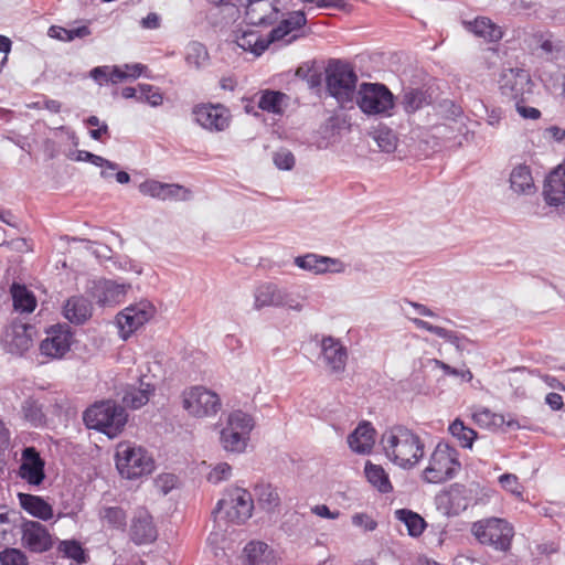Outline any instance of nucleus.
<instances>
[{"label": "nucleus", "mask_w": 565, "mask_h": 565, "mask_svg": "<svg viewBox=\"0 0 565 565\" xmlns=\"http://www.w3.org/2000/svg\"><path fill=\"white\" fill-rule=\"evenodd\" d=\"M64 317L74 324H82L92 316V306L83 296L71 297L63 307Z\"/></svg>", "instance_id": "obj_29"}, {"label": "nucleus", "mask_w": 565, "mask_h": 565, "mask_svg": "<svg viewBox=\"0 0 565 565\" xmlns=\"http://www.w3.org/2000/svg\"><path fill=\"white\" fill-rule=\"evenodd\" d=\"M209 60V53L206 47L196 41H193L188 44L186 52H185V61L190 66H193L195 68H200Z\"/></svg>", "instance_id": "obj_46"}, {"label": "nucleus", "mask_w": 565, "mask_h": 565, "mask_svg": "<svg viewBox=\"0 0 565 565\" xmlns=\"http://www.w3.org/2000/svg\"><path fill=\"white\" fill-rule=\"evenodd\" d=\"M1 565H28L26 556L18 548H6L0 553Z\"/></svg>", "instance_id": "obj_53"}, {"label": "nucleus", "mask_w": 565, "mask_h": 565, "mask_svg": "<svg viewBox=\"0 0 565 565\" xmlns=\"http://www.w3.org/2000/svg\"><path fill=\"white\" fill-rule=\"evenodd\" d=\"M307 18L303 11H294L269 32L271 43L282 42L289 44L300 38L301 29L306 25Z\"/></svg>", "instance_id": "obj_20"}, {"label": "nucleus", "mask_w": 565, "mask_h": 565, "mask_svg": "<svg viewBox=\"0 0 565 565\" xmlns=\"http://www.w3.org/2000/svg\"><path fill=\"white\" fill-rule=\"evenodd\" d=\"M381 151L392 153L397 148L398 138L396 134L386 126H380L370 132Z\"/></svg>", "instance_id": "obj_38"}, {"label": "nucleus", "mask_w": 565, "mask_h": 565, "mask_svg": "<svg viewBox=\"0 0 565 565\" xmlns=\"http://www.w3.org/2000/svg\"><path fill=\"white\" fill-rule=\"evenodd\" d=\"M22 545L33 553H44L54 545V539L45 525L38 521H24L21 525Z\"/></svg>", "instance_id": "obj_17"}, {"label": "nucleus", "mask_w": 565, "mask_h": 565, "mask_svg": "<svg viewBox=\"0 0 565 565\" xmlns=\"http://www.w3.org/2000/svg\"><path fill=\"white\" fill-rule=\"evenodd\" d=\"M311 512L320 518L324 519H338L340 516V511H331L326 504H317L311 508Z\"/></svg>", "instance_id": "obj_60"}, {"label": "nucleus", "mask_w": 565, "mask_h": 565, "mask_svg": "<svg viewBox=\"0 0 565 565\" xmlns=\"http://www.w3.org/2000/svg\"><path fill=\"white\" fill-rule=\"evenodd\" d=\"M14 521L11 520L6 507H0V545H10L14 543Z\"/></svg>", "instance_id": "obj_47"}, {"label": "nucleus", "mask_w": 565, "mask_h": 565, "mask_svg": "<svg viewBox=\"0 0 565 565\" xmlns=\"http://www.w3.org/2000/svg\"><path fill=\"white\" fill-rule=\"evenodd\" d=\"M195 121L210 131H223L230 125V115L223 105H199L193 109Z\"/></svg>", "instance_id": "obj_19"}, {"label": "nucleus", "mask_w": 565, "mask_h": 565, "mask_svg": "<svg viewBox=\"0 0 565 565\" xmlns=\"http://www.w3.org/2000/svg\"><path fill=\"white\" fill-rule=\"evenodd\" d=\"M431 95L428 89L407 87L402 94V106L407 114H414L431 104Z\"/></svg>", "instance_id": "obj_30"}, {"label": "nucleus", "mask_w": 565, "mask_h": 565, "mask_svg": "<svg viewBox=\"0 0 565 565\" xmlns=\"http://www.w3.org/2000/svg\"><path fill=\"white\" fill-rule=\"evenodd\" d=\"M274 163L280 170H291L295 166V156L287 149H280L274 153Z\"/></svg>", "instance_id": "obj_54"}, {"label": "nucleus", "mask_w": 565, "mask_h": 565, "mask_svg": "<svg viewBox=\"0 0 565 565\" xmlns=\"http://www.w3.org/2000/svg\"><path fill=\"white\" fill-rule=\"evenodd\" d=\"M258 504L266 511H274L280 503L277 489L269 483H262L255 487Z\"/></svg>", "instance_id": "obj_42"}, {"label": "nucleus", "mask_w": 565, "mask_h": 565, "mask_svg": "<svg viewBox=\"0 0 565 565\" xmlns=\"http://www.w3.org/2000/svg\"><path fill=\"white\" fill-rule=\"evenodd\" d=\"M231 476L232 467L227 462H220L211 469L206 479L209 482L217 484L222 481L228 480Z\"/></svg>", "instance_id": "obj_51"}, {"label": "nucleus", "mask_w": 565, "mask_h": 565, "mask_svg": "<svg viewBox=\"0 0 565 565\" xmlns=\"http://www.w3.org/2000/svg\"><path fill=\"white\" fill-rule=\"evenodd\" d=\"M183 405L195 417L213 416L221 408V399L216 393L194 386L184 393Z\"/></svg>", "instance_id": "obj_11"}, {"label": "nucleus", "mask_w": 565, "mask_h": 565, "mask_svg": "<svg viewBox=\"0 0 565 565\" xmlns=\"http://www.w3.org/2000/svg\"><path fill=\"white\" fill-rule=\"evenodd\" d=\"M469 30L479 38H483L488 42H498L502 39L501 28L494 24L488 18H477L469 23Z\"/></svg>", "instance_id": "obj_34"}, {"label": "nucleus", "mask_w": 565, "mask_h": 565, "mask_svg": "<svg viewBox=\"0 0 565 565\" xmlns=\"http://www.w3.org/2000/svg\"><path fill=\"white\" fill-rule=\"evenodd\" d=\"M44 460L34 447H26L22 451V462L19 468V476L29 484L40 486L44 478Z\"/></svg>", "instance_id": "obj_22"}, {"label": "nucleus", "mask_w": 565, "mask_h": 565, "mask_svg": "<svg viewBox=\"0 0 565 565\" xmlns=\"http://www.w3.org/2000/svg\"><path fill=\"white\" fill-rule=\"evenodd\" d=\"M85 425L107 435L117 437L127 423V414L124 407L113 401H103L88 407L83 414Z\"/></svg>", "instance_id": "obj_3"}, {"label": "nucleus", "mask_w": 565, "mask_h": 565, "mask_svg": "<svg viewBox=\"0 0 565 565\" xmlns=\"http://www.w3.org/2000/svg\"><path fill=\"white\" fill-rule=\"evenodd\" d=\"M459 469L458 451L448 444L439 443L423 471V479L429 483H441L454 478Z\"/></svg>", "instance_id": "obj_7"}, {"label": "nucleus", "mask_w": 565, "mask_h": 565, "mask_svg": "<svg viewBox=\"0 0 565 565\" xmlns=\"http://www.w3.org/2000/svg\"><path fill=\"white\" fill-rule=\"evenodd\" d=\"M352 451L361 455L370 454L375 444V429L371 423L363 422L348 436Z\"/></svg>", "instance_id": "obj_28"}, {"label": "nucleus", "mask_w": 565, "mask_h": 565, "mask_svg": "<svg viewBox=\"0 0 565 565\" xmlns=\"http://www.w3.org/2000/svg\"><path fill=\"white\" fill-rule=\"evenodd\" d=\"M245 18L252 25L268 26L279 19L278 0H239Z\"/></svg>", "instance_id": "obj_16"}, {"label": "nucleus", "mask_w": 565, "mask_h": 565, "mask_svg": "<svg viewBox=\"0 0 565 565\" xmlns=\"http://www.w3.org/2000/svg\"><path fill=\"white\" fill-rule=\"evenodd\" d=\"M286 99L287 95L281 92L265 90L259 97L258 107L268 113L280 114Z\"/></svg>", "instance_id": "obj_43"}, {"label": "nucleus", "mask_w": 565, "mask_h": 565, "mask_svg": "<svg viewBox=\"0 0 565 565\" xmlns=\"http://www.w3.org/2000/svg\"><path fill=\"white\" fill-rule=\"evenodd\" d=\"M470 532L481 544L501 553H509L515 535L514 526L503 518H484L471 524Z\"/></svg>", "instance_id": "obj_2"}, {"label": "nucleus", "mask_w": 565, "mask_h": 565, "mask_svg": "<svg viewBox=\"0 0 565 565\" xmlns=\"http://www.w3.org/2000/svg\"><path fill=\"white\" fill-rule=\"evenodd\" d=\"M355 103L366 115H390L394 96L383 84L363 83L356 92Z\"/></svg>", "instance_id": "obj_8"}, {"label": "nucleus", "mask_w": 565, "mask_h": 565, "mask_svg": "<svg viewBox=\"0 0 565 565\" xmlns=\"http://www.w3.org/2000/svg\"><path fill=\"white\" fill-rule=\"evenodd\" d=\"M319 359L331 374H342L348 362V349L341 340L324 335L320 341Z\"/></svg>", "instance_id": "obj_14"}, {"label": "nucleus", "mask_w": 565, "mask_h": 565, "mask_svg": "<svg viewBox=\"0 0 565 565\" xmlns=\"http://www.w3.org/2000/svg\"><path fill=\"white\" fill-rule=\"evenodd\" d=\"M516 110L523 118L537 119L541 116V111L534 107H526L516 102Z\"/></svg>", "instance_id": "obj_61"}, {"label": "nucleus", "mask_w": 565, "mask_h": 565, "mask_svg": "<svg viewBox=\"0 0 565 565\" xmlns=\"http://www.w3.org/2000/svg\"><path fill=\"white\" fill-rule=\"evenodd\" d=\"M141 25L145 29H158L160 26V18L157 13L150 12L141 20Z\"/></svg>", "instance_id": "obj_64"}, {"label": "nucleus", "mask_w": 565, "mask_h": 565, "mask_svg": "<svg viewBox=\"0 0 565 565\" xmlns=\"http://www.w3.org/2000/svg\"><path fill=\"white\" fill-rule=\"evenodd\" d=\"M191 191L181 184L169 183L166 192V201H188L191 199Z\"/></svg>", "instance_id": "obj_55"}, {"label": "nucleus", "mask_w": 565, "mask_h": 565, "mask_svg": "<svg viewBox=\"0 0 565 565\" xmlns=\"http://www.w3.org/2000/svg\"><path fill=\"white\" fill-rule=\"evenodd\" d=\"M295 264L307 271L316 275L326 273H343L344 265L341 260L328 256H320L317 254H307L295 258Z\"/></svg>", "instance_id": "obj_23"}, {"label": "nucleus", "mask_w": 565, "mask_h": 565, "mask_svg": "<svg viewBox=\"0 0 565 565\" xmlns=\"http://www.w3.org/2000/svg\"><path fill=\"white\" fill-rule=\"evenodd\" d=\"M364 472L367 481L382 493H388L393 490L388 475L380 465L366 462Z\"/></svg>", "instance_id": "obj_36"}, {"label": "nucleus", "mask_w": 565, "mask_h": 565, "mask_svg": "<svg viewBox=\"0 0 565 565\" xmlns=\"http://www.w3.org/2000/svg\"><path fill=\"white\" fill-rule=\"evenodd\" d=\"M449 433L455 437L462 448L471 449L478 434L475 429L466 426L463 422L456 418L448 427Z\"/></svg>", "instance_id": "obj_41"}, {"label": "nucleus", "mask_w": 565, "mask_h": 565, "mask_svg": "<svg viewBox=\"0 0 565 565\" xmlns=\"http://www.w3.org/2000/svg\"><path fill=\"white\" fill-rule=\"evenodd\" d=\"M90 29L87 25L77 26L74 29H65L58 25H52L49 29V36L64 42H71L77 38L83 39L90 35Z\"/></svg>", "instance_id": "obj_44"}, {"label": "nucleus", "mask_w": 565, "mask_h": 565, "mask_svg": "<svg viewBox=\"0 0 565 565\" xmlns=\"http://www.w3.org/2000/svg\"><path fill=\"white\" fill-rule=\"evenodd\" d=\"M380 444L385 457L402 469H413L425 455L422 437L404 425H394L385 429Z\"/></svg>", "instance_id": "obj_1"}, {"label": "nucleus", "mask_w": 565, "mask_h": 565, "mask_svg": "<svg viewBox=\"0 0 565 565\" xmlns=\"http://www.w3.org/2000/svg\"><path fill=\"white\" fill-rule=\"evenodd\" d=\"M544 196L548 205L558 206L565 203V164L558 166L546 179Z\"/></svg>", "instance_id": "obj_26"}, {"label": "nucleus", "mask_w": 565, "mask_h": 565, "mask_svg": "<svg viewBox=\"0 0 565 565\" xmlns=\"http://www.w3.org/2000/svg\"><path fill=\"white\" fill-rule=\"evenodd\" d=\"M86 157H87V161L96 167L106 168V169H109L110 171H115L118 169L117 163L109 161L100 156L93 153V154H86Z\"/></svg>", "instance_id": "obj_59"}, {"label": "nucleus", "mask_w": 565, "mask_h": 565, "mask_svg": "<svg viewBox=\"0 0 565 565\" xmlns=\"http://www.w3.org/2000/svg\"><path fill=\"white\" fill-rule=\"evenodd\" d=\"M73 343V333L66 324H56L49 328L45 338L40 342L41 355L51 359H62L70 350Z\"/></svg>", "instance_id": "obj_12"}, {"label": "nucleus", "mask_w": 565, "mask_h": 565, "mask_svg": "<svg viewBox=\"0 0 565 565\" xmlns=\"http://www.w3.org/2000/svg\"><path fill=\"white\" fill-rule=\"evenodd\" d=\"M358 76L350 64L339 60L330 61L326 68V86L330 96L341 107H350L356 96Z\"/></svg>", "instance_id": "obj_4"}, {"label": "nucleus", "mask_w": 565, "mask_h": 565, "mask_svg": "<svg viewBox=\"0 0 565 565\" xmlns=\"http://www.w3.org/2000/svg\"><path fill=\"white\" fill-rule=\"evenodd\" d=\"M100 520L108 526L124 530L126 526V512L119 507H104L99 510Z\"/></svg>", "instance_id": "obj_45"}, {"label": "nucleus", "mask_w": 565, "mask_h": 565, "mask_svg": "<svg viewBox=\"0 0 565 565\" xmlns=\"http://www.w3.org/2000/svg\"><path fill=\"white\" fill-rule=\"evenodd\" d=\"M115 462L119 475L129 480L147 476L154 469V461L147 450L129 441L117 445Z\"/></svg>", "instance_id": "obj_5"}, {"label": "nucleus", "mask_w": 565, "mask_h": 565, "mask_svg": "<svg viewBox=\"0 0 565 565\" xmlns=\"http://www.w3.org/2000/svg\"><path fill=\"white\" fill-rule=\"evenodd\" d=\"M154 313L156 308L148 300H140L121 310L116 316L120 338L127 340L136 330L147 323Z\"/></svg>", "instance_id": "obj_10"}, {"label": "nucleus", "mask_w": 565, "mask_h": 565, "mask_svg": "<svg viewBox=\"0 0 565 565\" xmlns=\"http://www.w3.org/2000/svg\"><path fill=\"white\" fill-rule=\"evenodd\" d=\"M280 307H287L296 311L302 310V305L299 301H297L294 297H291V295H289L286 290H284Z\"/></svg>", "instance_id": "obj_62"}, {"label": "nucleus", "mask_w": 565, "mask_h": 565, "mask_svg": "<svg viewBox=\"0 0 565 565\" xmlns=\"http://www.w3.org/2000/svg\"><path fill=\"white\" fill-rule=\"evenodd\" d=\"M129 289V284L97 279L89 282L87 292L100 307H113L124 301Z\"/></svg>", "instance_id": "obj_13"}, {"label": "nucleus", "mask_w": 565, "mask_h": 565, "mask_svg": "<svg viewBox=\"0 0 565 565\" xmlns=\"http://www.w3.org/2000/svg\"><path fill=\"white\" fill-rule=\"evenodd\" d=\"M57 550L64 556L72 558L78 563L85 561V552L82 545L75 540L61 541Z\"/></svg>", "instance_id": "obj_50"}, {"label": "nucleus", "mask_w": 565, "mask_h": 565, "mask_svg": "<svg viewBox=\"0 0 565 565\" xmlns=\"http://www.w3.org/2000/svg\"><path fill=\"white\" fill-rule=\"evenodd\" d=\"M501 487L511 492L519 499H522L523 487L519 482V478L513 473H503L499 477Z\"/></svg>", "instance_id": "obj_52"}, {"label": "nucleus", "mask_w": 565, "mask_h": 565, "mask_svg": "<svg viewBox=\"0 0 565 565\" xmlns=\"http://www.w3.org/2000/svg\"><path fill=\"white\" fill-rule=\"evenodd\" d=\"M231 38L232 42L238 47L245 52L253 53L255 56H259L264 53L271 43V41H269V35L267 38H263L258 32L252 29H236L232 32Z\"/></svg>", "instance_id": "obj_25"}, {"label": "nucleus", "mask_w": 565, "mask_h": 565, "mask_svg": "<svg viewBox=\"0 0 565 565\" xmlns=\"http://www.w3.org/2000/svg\"><path fill=\"white\" fill-rule=\"evenodd\" d=\"M10 291L15 310H20L22 312H32L35 309V297L30 290L26 289L25 286L14 282L12 284Z\"/></svg>", "instance_id": "obj_37"}, {"label": "nucleus", "mask_w": 565, "mask_h": 565, "mask_svg": "<svg viewBox=\"0 0 565 565\" xmlns=\"http://www.w3.org/2000/svg\"><path fill=\"white\" fill-rule=\"evenodd\" d=\"M510 188L518 194H530L534 192V181L531 170L525 164H519L510 173Z\"/></svg>", "instance_id": "obj_31"}, {"label": "nucleus", "mask_w": 565, "mask_h": 565, "mask_svg": "<svg viewBox=\"0 0 565 565\" xmlns=\"http://www.w3.org/2000/svg\"><path fill=\"white\" fill-rule=\"evenodd\" d=\"M438 337L455 345L457 350H463V341H466V338L457 332L441 328Z\"/></svg>", "instance_id": "obj_58"}, {"label": "nucleus", "mask_w": 565, "mask_h": 565, "mask_svg": "<svg viewBox=\"0 0 565 565\" xmlns=\"http://www.w3.org/2000/svg\"><path fill=\"white\" fill-rule=\"evenodd\" d=\"M395 516L406 525L408 534L413 537L422 535L426 527L425 520L418 513H415L411 510H396Z\"/></svg>", "instance_id": "obj_39"}, {"label": "nucleus", "mask_w": 565, "mask_h": 565, "mask_svg": "<svg viewBox=\"0 0 565 565\" xmlns=\"http://www.w3.org/2000/svg\"><path fill=\"white\" fill-rule=\"evenodd\" d=\"M254 501L252 494L243 488L226 490L224 497L217 502L213 513L224 512L225 518L233 523H244L252 516Z\"/></svg>", "instance_id": "obj_9"}, {"label": "nucleus", "mask_w": 565, "mask_h": 565, "mask_svg": "<svg viewBox=\"0 0 565 565\" xmlns=\"http://www.w3.org/2000/svg\"><path fill=\"white\" fill-rule=\"evenodd\" d=\"M246 565H271L273 551L264 542H250L245 548Z\"/></svg>", "instance_id": "obj_33"}, {"label": "nucleus", "mask_w": 565, "mask_h": 565, "mask_svg": "<svg viewBox=\"0 0 565 565\" xmlns=\"http://www.w3.org/2000/svg\"><path fill=\"white\" fill-rule=\"evenodd\" d=\"M138 90L139 95L137 100L139 102H146L152 107H158L163 103V96L159 92V88L150 84H139Z\"/></svg>", "instance_id": "obj_48"}, {"label": "nucleus", "mask_w": 565, "mask_h": 565, "mask_svg": "<svg viewBox=\"0 0 565 565\" xmlns=\"http://www.w3.org/2000/svg\"><path fill=\"white\" fill-rule=\"evenodd\" d=\"M168 185L169 183H163L157 180H146L139 184V191L143 195L166 201Z\"/></svg>", "instance_id": "obj_49"}, {"label": "nucleus", "mask_w": 565, "mask_h": 565, "mask_svg": "<svg viewBox=\"0 0 565 565\" xmlns=\"http://www.w3.org/2000/svg\"><path fill=\"white\" fill-rule=\"evenodd\" d=\"M499 87L509 99L523 100L524 95L531 92V77L525 70L507 68L501 72Z\"/></svg>", "instance_id": "obj_15"}, {"label": "nucleus", "mask_w": 565, "mask_h": 565, "mask_svg": "<svg viewBox=\"0 0 565 565\" xmlns=\"http://www.w3.org/2000/svg\"><path fill=\"white\" fill-rule=\"evenodd\" d=\"M354 526L361 527L364 531H374L377 523L366 513H355L351 518Z\"/></svg>", "instance_id": "obj_57"}, {"label": "nucleus", "mask_w": 565, "mask_h": 565, "mask_svg": "<svg viewBox=\"0 0 565 565\" xmlns=\"http://www.w3.org/2000/svg\"><path fill=\"white\" fill-rule=\"evenodd\" d=\"M23 417L34 427H40L45 424V414L43 406L39 401L33 397H28L21 405Z\"/></svg>", "instance_id": "obj_40"}, {"label": "nucleus", "mask_w": 565, "mask_h": 565, "mask_svg": "<svg viewBox=\"0 0 565 565\" xmlns=\"http://www.w3.org/2000/svg\"><path fill=\"white\" fill-rule=\"evenodd\" d=\"M433 362L435 363L436 366L440 367L446 375H450V376H460L462 379V381L465 382H470L472 380V373L470 372V370H458V369H455L450 365H448L447 363L443 362V361H439V360H433Z\"/></svg>", "instance_id": "obj_56"}, {"label": "nucleus", "mask_w": 565, "mask_h": 565, "mask_svg": "<svg viewBox=\"0 0 565 565\" xmlns=\"http://www.w3.org/2000/svg\"><path fill=\"white\" fill-rule=\"evenodd\" d=\"M153 385L149 383L145 384L141 381L139 387H131L125 393L122 402L125 403L126 406L134 409H138L149 402V398L153 394Z\"/></svg>", "instance_id": "obj_35"}, {"label": "nucleus", "mask_w": 565, "mask_h": 565, "mask_svg": "<svg viewBox=\"0 0 565 565\" xmlns=\"http://www.w3.org/2000/svg\"><path fill=\"white\" fill-rule=\"evenodd\" d=\"M33 328L21 321L11 322L2 335L3 349L13 355H22L33 343Z\"/></svg>", "instance_id": "obj_18"}, {"label": "nucleus", "mask_w": 565, "mask_h": 565, "mask_svg": "<svg viewBox=\"0 0 565 565\" xmlns=\"http://www.w3.org/2000/svg\"><path fill=\"white\" fill-rule=\"evenodd\" d=\"M130 540L137 544H150L157 540L158 531L152 515L143 508L138 509L129 527Z\"/></svg>", "instance_id": "obj_21"}, {"label": "nucleus", "mask_w": 565, "mask_h": 565, "mask_svg": "<svg viewBox=\"0 0 565 565\" xmlns=\"http://www.w3.org/2000/svg\"><path fill=\"white\" fill-rule=\"evenodd\" d=\"M19 501L29 514L42 521H50L54 516L60 520L65 516L62 512L54 514L52 505L39 495L19 493Z\"/></svg>", "instance_id": "obj_27"}, {"label": "nucleus", "mask_w": 565, "mask_h": 565, "mask_svg": "<svg viewBox=\"0 0 565 565\" xmlns=\"http://www.w3.org/2000/svg\"><path fill=\"white\" fill-rule=\"evenodd\" d=\"M471 418L473 423L480 428L495 430L501 428L503 425H507L510 429H521L522 426L518 420L509 417L505 418L504 415L493 413L487 407H476L471 414Z\"/></svg>", "instance_id": "obj_24"}, {"label": "nucleus", "mask_w": 565, "mask_h": 565, "mask_svg": "<svg viewBox=\"0 0 565 565\" xmlns=\"http://www.w3.org/2000/svg\"><path fill=\"white\" fill-rule=\"evenodd\" d=\"M284 289L274 284H264L256 288L254 297V308L280 307Z\"/></svg>", "instance_id": "obj_32"}, {"label": "nucleus", "mask_w": 565, "mask_h": 565, "mask_svg": "<svg viewBox=\"0 0 565 565\" xmlns=\"http://www.w3.org/2000/svg\"><path fill=\"white\" fill-rule=\"evenodd\" d=\"M545 403L553 411H559L564 405L563 397L558 393H548L545 396Z\"/></svg>", "instance_id": "obj_63"}, {"label": "nucleus", "mask_w": 565, "mask_h": 565, "mask_svg": "<svg viewBox=\"0 0 565 565\" xmlns=\"http://www.w3.org/2000/svg\"><path fill=\"white\" fill-rule=\"evenodd\" d=\"M254 428L252 416L242 412H232L220 431V443L227 452L242 454L246 450L250 431Z\"/></svg>", "instance_id": "obj_6"}]
</instances>
